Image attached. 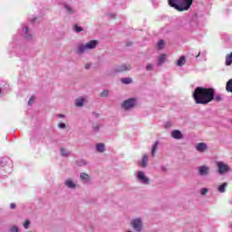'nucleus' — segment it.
<instances>
[{
    "label": "nucleus",
    "mask_w": 232,
    "mask_h": 232,
    "mask_svg": "<svg viewBox=\"0 0 232 232\" xmlns=\"http://www.w3.org/2000/svg\"><path fill=\"white\" fill-rule=\"evenodd\" d=\"M192 97L196 104L206 106L215 100V89L206 87H196L192 92Z\"/></svg>",
    "instance_id": "1"
},
{
    "label": "nucleus",
    "mask_w": 232,
    "mask_h": 232,
    "mask_svg": "<svg viewBox=\"0 0 232 232\" xmlns=\"http://www.w3.org/2000/svg\"><path fill=\"white\" fill-rule=\"evenodd\" d=\"M169 6L174 8L178 12H186L188 8H191L193 0H168Z\"/></svg>",
    "instance_id": "2"
},
{
    "label": "nucleus",
    "mask_w": 232,
    "mask_h": 232,
    "mask_svg": "<svg viewBox=\"0 0 232 232\" xmlns=\"http://www.w3.org/2000/svg\"><path fill=\"white\" fill-rule=\"evenodd\" d=\"M97 44H99V41L97 40H91L86 44H80L76 47V53L77 55H82V53H86L89 50H95Z\"/></svg>",
    "instance_id": "3"
},
{
    "label": "nucleus",
    "mask_w": 232,
    "mask_h": 232,
    "mask_svg": "<svg viewBox=\"0 0 232 232\" xmlns=\"http://www.w3.org/2000/svg\"><path fill=\"white\" fill-rule=\"evenodd\" d=\"M216 166L219 175H226V173H229V171H231V167L224 161H216Z\"/></svg>",
    "instance_id": "4"
},
{
    "label": "nucleus",
    "mask_w": 232,
    "mask_h": 232,
    "mask_svg": "<svg viewBox=\"0 0 232 232\" xmlns=\"http://www.w3.org/2000/svg\"><path fill=\"white\" fill-rule=\"evenodd\" d=\"M137 105V99L135 98H130L128 100L123 101L121 103V108L125 110V111H128L130 110H133L135 106Z\"/></svg>",
    "instance_id": "5"
},
{
    "label": "nucleus",
    "mask_w": 232,
    "mask_h": 232,
    "mask_svg": "<svg viewBox=\"0 0 232 232\" xmlns=\"http://www.w3.org/2000/svg\"><path fill=\"white\" fill-rule=\"evenodd\" d=\"M136 180L137 182H140V184H144L145 186H149L150 184V178H148L142 170L137 172Z\"/></svg>",
    "instance_id": "6"
},
{
    "label": "nucleus",
    "mask_w": 232,
    "mask_h": 232,
    "mask_svg": "<svg viewBox=\"0 0 232 232\" xmlns=\"http://www.w3.org/2000/svg\"><path fill=\"white\" fill-rule=\"evenodd\" d=\"M130 226L134 229L135 232H140L142 231V218H137L130 221Z\"/></svg>",
    "instance_id": "7"
},
{
    "label": "nucleus",
    "mask_w": 232,
    "mask_h": 232,
    "mask_svg": "<svg viewBox=\"0 0 232 232\" xmlns=\"http://www.w3.org/2000/svg\"><path fill=\"white\" fill-rule=\"evenodd\" d=\"M64 186L67 189H77V181L72 178H68L64 180Z\"/></svg>",
    "instance_id": "8"
},
{
    "label": "nucleus",
    "mask_w": 232,
    "mask_h": 232,
    "mask_svg": "<svg viewBox=\"0 0 232 232\" xmlns=\"http://www.w3.org/2000/svg\"><path fill=\"white\" fill-rule=\"evenodd\" d=\"M198 171L200 177H208L210 173V169L208 166L202 165L198 168Z\"/></svg>",
    "instance_id": "9"
},
{
    "label": "nucleus",
    "mask_w": 232,
    "mask_h": 232,
    "mask_svg": "<svg viewBox=\"0 0 232 232\" xmlns=\"http://www.w3.org/2000/svg\"><path fill=\"white\" fill-rule=\"evenodd\" d=\"M80 180L82 184H90V182H92V177L86 172H82L80 173Z\"/></svg>",
    "instance_id": "10"
},
{
    "label": "nucleus",
    "mask_w": 232,
    "mask_h": 232,
    "mask_svg": "<svg viewBox=\"0 0 232 232\" xmlns=\"http://www.w3.org/2000/svg\"><path fill=\"white\" fill-rule=\"evenodd\" d=\"M195 148L199 153H206V151H208V144L204 142H199L196 144Z\"/></svg>",
    "instance_id": "11"
},
{
    "label": "nucleus",
    "mask_w": 232,
    "mask_h": 232,
    "mask_svg": "<svg viewBox=\"0 0 232 232\" xmlns=\"http://www.w3.org/2000/svg\"><path fill=\"white\" fill-rule=\"evenodd\" d=\"M171 137H172V139H176L177 140H180L184 139V135L179 130H172Z\"/></svg>",
    "instance_id": "12"
},
{
    "label": "nucleus",
    "mask_w": 232,
    "mask_h": 232,
    "mask_svg": "<svg viewBox=\"0 0 232 232\" xmlns=\"http://www.w3.org/2000/svg\"><path fill=\"white\" fill-rule=\"evenodd\" d=\"M129 70H131V66L127 65L126 63H123L121 65L117 66L114 69V72H126V71H129Z\"/></svg>",
    "instance_id": "13"
},
{
    "label": "nucleus",
    "mask_w": 232,
    "mask_h": 232,
    "mask_svg": "<svg viewBox=\"0 0 232 232\" xmlns=\"http://www.w3.org/2000/svg\"><path fill=\"white\" fill-rule=\"evenodd\" d=\"M23 34H24V37L27 41H32L34 35H32V34H30V31L28 30V26H24L23 27Z\"/></svg>",
    "instance_id": "14"
},
{
    "label": "nucleus",
    "mask_w": 232,
    "mask_h": 232,
    "mask_svg": "<svg viewBox=\"0 0 232 232\" xmlns=\"http://www.w3.org/2000/svg\"><path fill=\"white\" fill-rule=\"evenodd\" d=\"M75 164H76V166H78V168H84V167L88 166V164H90V162H88L84 159H80L75 161Z\"/></svg>",
    "instance_id": "15"
},
{
    "label": "nucleus",
    "mask_w": 232,
    "mask_h": 232,
    "mask_svg": "<svg viewBox=\"0 0 232 232\" xmlns=\"http://www.w3.org/2000/svg\"><path fill=\"white\" fill-rule=\"evenodd\" d=\"M86 102V98H82V97H81V98H77L76 100H75V106L77 107V108H82V106H84V103Z\"/></svg>",
    "instance_id": "16"
},
{
    "label": "nucleus",
    "mask_w": 232,
    "mask_h": 232,
    "mask_svg": "<svg viewBox=\"0 0 232 232\" xmlns=\"http://www.w3.org/2000/svg\"><path fill=\"white\" fill-rule=\"evenodd\" d=\"M95 148L98 153H104L106 151V146L104 145V143H97L95 145Z\"/></svg>",
    "instance_id": "17"
},
{
    "label": "nucleus",
    "mask_w": 232,
    "mask_h": 232,
    "mask_svg": "<svg viewBox=\"0 0 232 232\" xmlns=\"http://www.w3.org/2000/svg\"><path fill=\"white\" fill-rule=\"evenodd\" d=\"M206 55H208V52L207 51L199 52L198 53V55L196 56V60L197 61H206Z\"/></svg>",
    "instance_id": "18"
},
{
    "label": "nucleus",
    "mask_w": 232,
    "mask_h": 232,
    "mask_svg": "<svg viewBox=\"0 0 232 232\" xmlns=\"http://www.w3.org/2000/svg\"><path fill=\"white\" fill-rule=\"evenodd\" d=\"M141 168H146L148 166V155H143L141 161L139 163Z\"/></svg>",
    "instance_id": "19"
},
{
    "label": "nucleus",
    "mask_w": 232,
    "mask_h": 232,
    "mask_svg": "<svg viewBox=\"0 0 232 232\" xmlns=\"http://www.w3.org/2000/svg\"><path fill=\"white\" fill-rule=\"evenodd\" d=\"M166 63V54H161L158 58V66H161V64H164Z\"/></svg>",
    "instance_id": "20"
},
{
    "label": "nucleus",
    "mask_w": 232,
    "mask_h": 232,
    "mask_svg": "<svg viewBox=\"0 0 232 232\" xmlns=\"http://www.w3.org/2000/svg\"><path fill=\"white\" fill-rule=\"evenodd\" d=\"M10 162V158H0V166L5 168Z\"/></svg>",
    "instance_id": "21"
},
{
    "label": "nucleus",
    "mask_w": 232,
    "mask_h": 232,
    "mask_svg": "<svg viewBox=\"0 0 232 232\" xmlns=\"http://www.w3.org/2000/svg\"><path fill=\"white\" fill-rule=\"evenodd\" d=\"M101 128H102V124H101V123H94L92 125V130L94 133H99Z\"/></svg>",
    "instance_id": "22"
},
{
    "label": "nucleus",
    "mask_w": 232,
    "mask_h": 232,
    "mask_svg": "<svg viewBox=\"0 0 232 232\" xmlns=\"http://www.w3.org/2000/svg\"><path fill=\"white\" fill-rule=\"evenodd\" d=\"M157 150H159V140L155 141V143L152 145V150H151L152 157H155V153H157Z\"/></svg>",
    "instance_id": "23"
},
{
    "label": "nucleus",
    "mask_w": 232,
    "mask_h": 232,
    "mask_svg": "<svg viewBox=\"0 0 232 232\" xmlns=\"http://www.w3.org/2000/svg\"><path fill=\"white\" fill-rule=\"evenodd\" d=\"M225 64H226L227 66H231V64H232V53H230L229 54H227V55L226 56Z\"/></svg>",
    "instance_id": "24"
},
{
    "label": "nucleus",
    "mask_w": 232,
    "mask_h": 232,
    "mask_svg": "<svg viewBox=\"0 0 232 232\" xmlns=\"http://www.w3.org/2000/svg\"><path fill=\"white\" fill-rule=\"evenodd\" d=\"M186 64V56H180L177 61V66H184Z\"/></svg>",
    "instance_id": "25"
},
{
    "label": "nucleus",
    "mask_w": 232,
    "mask_h": 232,
    "mask_svg": "<svg viewBox=\"0 0 232 232\" xmlns=\"http://www.w3.org/2000/svg\"><path fill=\"white\" fill-rule=\"evenodd\" d=\"M226 188H227V182H224L223 184H221L218 188V190L219 191V193H226Z\"/></svg>",
    "instance_id": "26"
},
{
    "label": "nucleus",
    "mask_w": 232,
    "mask_h": 232,
    "mask_svg": "<svg viewBox=\"0 0 232 232\" xmlns=\"http://www.w3.org/2000/svg\"><path fill=\"white\" fill-rule=\"evenodd\" d=\"M60 153H61L62 157H70V150H68L64 148H62L60 150Z\"/></svg>",
    "instance_id": "27"
},
{
    "label": "nucleus",
    "mask_w": 232,
    "mask_h": 232,
    "mask_svg": "<svg viewBox=\"0 0 232 232\" xmlns=\"http://www.w3.org/2000/svg\"><path fill=\"white\" fill-rule=\"evenodd\" d=\"M121 82H122V84H131V82H133V79H131V78H121Z\"/></svg>",
    "instance_id": "28"
},
{
    "label": "nucleus",
    "mask_w": 232,
    "mask_h": 232,
    "mask_svg": "<svg viewBox=\"0 0 232 232\" xmlns=\"http://www.w3.org/2000/svg\"><path fill=\"white\" fill-rule=\"evenodd\" d=\"M72 30L73 32H75L76 34H81V32H82V30H84L82 27L79 26L78 24H74L72 26Z\"/></svg>",
    "instance_id": "29"
},
{
    "label": "nucleus",
    "mask_w": 232,
    "mask_h": 232,
    "mask_svg": "<svg viewBox=\"0 0 232 232\" xmlns=\"http://www.w3.org/2000/svg\"><path fill=\"white\" fill-rule=\"evenodd\" d=\"M226 90H227V92L232 93V79H230V80L227 82Z\"/></svg>",
    "instance_id": "30"
},
{
    "label": "nucleus",
    "mask_w": 232,
    "mask_h": 232,
    "mask_svg": "<svg viewBox=\"0 0 232 232\" xmlns=\"http://www.w3.org/2000/svg\"><path fill=\"white\" fill-rule=\"evenodd\" d=\"M110 95V91L104 90L102 92L100 93V97H108Z\"/></svg>",
    "instance_id": "31"
},
{
    "label": "nucleus",
    "mask_w": 232,
    "mask_h": 232,
    "mask_svg": "<svg viewBox=\"0 0 232 232\" xmlns=\"http://www.w3.org/2000/svg\"><path fill=\"white\" fill-rule=\"evenodd\" d=\"M208 193H209V189L207 188H203L200 189V195H208Z\"/></svg>",
    "instance_id": "32"
},
{
    "label": "nucleus",
    "mask_w": 232,
    "mask_h": 232,
    "mask_svg": "<svg viewBox=\"0 0 232 232\" xmlns=\"http://www.w3.org/2000/svg\"><path fill=\"white\" fill-rule=\"evenodd\" d=\"M158 48L159 50H162V48H164V40H160L158 42Z\"/></svg>",
    "instance_id": "33"
},
{
    "label": "nucleus",
    "mask_w": 232,
    "mask_h": 232,
    "mask_svg": "<svg viewBox=\"0 0 232 232\" xmlns=\"http://www.w3.org/2000/svg\"><path fill=\"white\" fill-rule=\"evenodd\" d=\"M64 8H65V10L68 12V14H73V10L70 7V5H64Z\"/></svg>",
    "instance_id": "34"
},
{
    "label": "nucleus",
    "mask_w": 232,
    "mask_h": 232,
    "mask_svg": "<svg viewBox=\"0 0 232 232\" xmlns=\"http://www.w3.org/2000/svg\"><path fill=\"white\" fill-rule=\"evenodd\" d=\"M30 220L26 219L24 222V229H28V227H30Z\"/></svg>",
    "instance_id": "35"
},
{
    "label": "nucleus",
    "mask_w": 232,
    "mask_h": 232,
    "mask_svg": "<svg viewBox=\"0 0 232 232\" xmlns=\"http://www.w3.org/2000/svg\"><path fill=\"white\" fill-rule=\"evenodd\" d=\"M147 72H151L153 70V63H148L146 66Z\"/></svg>",
    "instance_id": "36"
},
{
    "label": "nucleus",
    "mask_w": 232,
    "mask_h": 232,
    "mask_svg": "<svg viewBox=\"0 0 232 232\" xmlns=\"http://www.w3.org/2000/svg\"><path fill=\"white\" fill-rule=\"evenodd\" d=\"M214 101H216V102H220V101H222V96L221 95L215 96L214 94Z\"/></svg>",
    "instance_id": "37"
},
{
    "label": "nucleus",
    "mask_w": 232,
    "mask_h": 232,
    "mask_svg": "<svg viewBox=\"0 0 232 232\" xmlns=\"http://www.w3.org/2000/svg\"><path fill=\"white\" fill-rule=\"evenodd\" d=\"M60 130H66V123L61 122L58 124Z\"/></svg>",
    "instance_id": "38"
},
{
    "label": "nucleus",
    "mask_w": 232,
    "mask_h": 232,
    "mask_svg": "<svg viewBox=\"0 0 232 232\" xmlns=\"http://www.w3.org/2000/svg\"><path fill=\"white\" fill-rule=\"evenodd\" d=\"M9 231H11V232H19V227H17V226L11 227Z\"/></svg>",
    "instance_id": "39"
},
{
    "label": "nucleus",
    "mask_w": 232,
    "mask_h": 232,
    "mask_svg": "<svg viewBox=\"0 0 232 232\" xmlns=\"http://www.w3.org/2000/svg\"><path fill=\"white\" fill-rule=\"evenodd\" d=\"M34 101H35V97L32 96L28 101V105L32 106V104H34Z\"/></svg>",
    "instance_id": "40"
},
{
    "label": "nucleus",
    "mask_w": 232,
    "mask_h": 232,
    "mask_svg": "<svg viewBox=\"0 0 232 232\" xmlns=\"http://www.w3.org/2000/svg\"><path fill=\"white\" fill-rule=\"evenodd\" d=\"M92 68V63L85 64V70H90Z\"/></svg>",
    "instance_id": "41"
},
{
    "label": "nucleus",
    "mask_w": 232,
    "mask_h": 232,
    "mask_svg": "<svg viewBox=\"0 0 232 232\" xmlns=\"http://www.w3.org/2000/svg\"><path fill=\"white\" fill-rule=\"evenodd\" d=\"M10 208H11V209H15V208H16L15 203H11Z\"/></svg>",
    "instance_id": "42"
},
{
    "label": "nucleus",
    "mask_w": 232,
    "mask_h": 232,
    "mask_svg": "<svg viewBox=\"0 0 232 232\" xmlns=\"http://www.w3.org/2000/svg\"><path fill=\"white\" fill-rule=\"evenodd\" d=\"M57 117H59V119H64L66 117V115H64V114H57Z\"/></svg>",
    "instance_id": "43"
},
{
    "label": "nucleus",
    "mask_w": 232,
    "mask_h": 232,
    "mask_svg": "<svg viewBox=\"0 0 232 232\" xmlns=\"http://www.w3.org/2000/svg\"><path fill=\"white\" fill-rule=\"evenodd\" d=\"M92 115H93V117H95L96 119H99V113L93 112Z\"/></svg>",
    "instance_id": "44"
},
{
    "label": "nucleus",
    "mask_w": 232,
    "mask_h": 232,
    "mask_svg": "<svg viewBox=\"0 0 232 232\" xmlns=\"http://www.w3.org/2000/svg\"><path fill=\"white\" fill-rule=\"evenodd\" d=\"M161 169H162V171H166V167L162 166Z\"/></svg>",
    "instance_id": "45"
},
{
    "label": "nucleus",
    "mask_w": 232,
    "mask_h": 232,
    "mask_svg": "<svg viewBox=\"0 0 232 232\" xmlns=\"http://www.w3.org/2000/svg\"><path fill=\"white\" fill-rule=\"evenodd\" d=\"M110 17H112V18L115 17V14H111Z\"/></svg>",
    "instance_id": "46"
},
{
    "label": "nucleus",
    "mask_w": 232,
    "mask_h": 232,
    "mask_svg": "<svg viewBox=\"0 0 232 232\" xmlns=\"http://www.w3.org/2000/svg\"><path fill=\"white\" fill-rule=\"evenodd\" d=\"M168 126H169V122H167V124H166V128H168Z\"/></svg>",
    "instance_id": "47"
},
{
    "label": "nucleus",
    "mask_w": 232,
    "mask_h": 232,
    "mask_svg": "<svg viewBox=\"0 0 232 232\" xmlns=\"http://www.w3.org/2000/svg\"><path fill=\"white\" fill-rule=\"evenodd\" d=\"M0 94H1V89H0Z\"/></svg>",
    "instance_id": "48"
},
{
    "label": "nucleus",
    "mask_w": 232,
    "mask_h": 232,
    "mask_svg": "<svg viewBox=\"0 0 232 232\" xmlns=\"http://www.w3.org/2000/svg\"><path fill=\"white\" fill-rule=\"evenodd\" d=\"M231 124H232V120H231Z\"/></svg>",
    "instance_id": "49"
},
{
    "label": "nucleus",
    "mask_w": 232,
    "mask_h": 232,
    "mask_svg": "<svg viewBox=\"0 0 232 232\" xmlns=\"http://www.w3.org/2000/svg\"><path fill=\"white\" fill-rule=\"evenodd\" d=\"M231 228H232V225H231Z\"/></svg>",
    "instance_id": "50"
}]
</instances>
